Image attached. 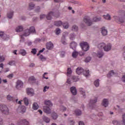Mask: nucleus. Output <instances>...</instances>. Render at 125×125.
I'll list each match as a JSON object with an SVG mask.
<instances>
[{
  "instance_id": "obj_1",
  "label": "nucleus",
  "mask_w": 125,
  "mask_h": 125,
  "mask_svg": "<svg viewBox=\"0 0 125 125\" xmlns=\"http://www.w3.org/2000/svg\"><path fill=\"white\" fill-rule=\"evenodd\" d=\"M98 47L99 49H104V51H109L111 50L112 46L110 43H108L107 45L104 42H102L98 45Z\"/></svg>"
},
{
  "instance_id": "obj_2",
  "label": "nucleus",
  "mask_w": 125,
  "mask_h": 125,
  "mask_svg": "<svg viewBox=\"0 0 125 125\" xmlns=\"http://www.w3.org/2000/svg\"><path fill=\"white\" fill-rule=\"evenodd\" d=\"M35 32H36L35 27L32 26L29 29H26L24 32V34L20 36V38L22 40L23 39V37H27V36H29L31 33H35Z\"/></svg>"
},
{
  "instance_id": "obj_3",
  "label": "nucleus",
  "mask_w": 125,
  "mask_h": 125,
  "mask_svg": "<svg viewBox=\"0 0 125 125\" xmlns=\"http://www.w3.org/2000/svg\"><path fill=\"white\" fill-rule=\"evenodd\" d=\"M76 73L78 75H81L82 73L85 77H88L89 76V70L84 71L82 67H78L76 69Z\"/></svg>"
},
{
  "instance_id": "obj_4",
  "label": "nucleus",
  "mask_w": 125,
  "mask_h": 125,
  "mask_svg": "<svg viewBox=\"0 0 125 125\" xmlns=\"http://www.w3.org/2000/svg\"><path fill=\"white\" fill-rule=\"evenodd\" d=\"M54 25L57 27H60L62 25L64 29H68L69 28V24L68 23V22H64L63 23V22H62L61 21H55Z\"/></svg>"
},
{
  "instance_id": "obj_5",
  "label": "nucleus",
  "mask_w": 125,
  "mask_h": 125,
  "mask_svg": "<svg viewBox=\"0 0 125 125\" xmlns=\"http://www.w3.org/2000/svg\"><path fill=\"white\" fill-rule=\"evenodd\" d=\"M0 111L4 115H8L9 114V109L5 105H0Z\"/></svg>"
},
{
  "instance_id": "obj_6",
  "label": "nucleus",
  "mask_w": 125,
  "mask_h": 125,
  "mask_svg": "<svg viewBox=\"0 0 125 125\" xmlns=\"http://www.w3.org/2000/svg\"><path fill=\"white\" fill-rule=\"evenodd\" d=\"M80 46L83 51H87L89 49V45L86 42H83L80 43Z\"/></svg>"
},
{
  "instance_id": "obj_7",
  "label": "nucleus",
  "mask_w": 125,
  "mask_h": 125,
  "mask_svg": "<svg viewBox=\"0 0 125 125\" xmlns=\"http://www.w3.org/2000/svg\"><path fill=\"white\" fill-rule=\"evenodd\" d=\"M83 22H84L85 24H87L88 26H91V25H92V21L90 20V18L87 16L84 17L83 19Z\"/></svg>"
},
{
  "instance_id": "obj_8",
  "label": "nucleus",
  "mask_w": 125,
  "mask_h": 125,
  "mask_svg": "<svg viewBox=\"0 0 125 125\" xmlns=\"http://www.w3.org/2000/svg\"><path fill=\"white\" fill-rule=\"evenodd\" d=\"M24 83L21 80H18L16 83V88L17 89H21L23 88Z\"/></svg>"
},
{
  "instance_id": "obj_9",
  "label": "nucleus",
  "mask_w": 125,
  "mask_h": 125,
  "mask_svg": "<svg viewBox=\"0 0 125 125\" xmlns=\"http://www.w3.org/2000/svg\"><path fill=\"white\" fill-rule=\"evenodd\" d=\"M52 16H55V17H57L55 16V14L52 12L48 13V15L46 16L47 20H51L52 19Z\"/></svg>"
},
{
  "instance_id": "obj_10",
  "label": "nucleus",
  "mask_w": 125,
  "mask_h": 125,
  "mask_svg": "<svg viewBox=\"0 0 125 125\" xmlns=\"http://www.w3.org/2000/svg\"><path fill=\"white\" fill-rule=\"evenodd\" d=\"M26 92L28 95H30V96H33L34 95V89L31 88H28L26 89Z\"/></svg>"
},
{
  "instance_id": "obj_11",
  "label": "nucleus",
  "mask_w": 125,
  "mask_h": 125,
  "mask_svg": "<svg viewBox=\"0 0 125 125\" xmlns=\"http://www.w3.org/2000/svg\"><path fill=\"white\" fill-rule=\"evenodd\" d=\"M18 125H29V122L27 121L26 120H21L18 123Z\"/></svg>"
},
{
  "instance_id": "obj_12",
  "label": "nucleus",
  "mask_w": 125,
  "mask_h": 125,
  "mask_svg": "<svg viewBox=\"0 0 125 125\" xmlns=\"http://www.w3.org/2000/svg\"><path fill=\"white\" fill-rule=\"evenodd\" d=\"M43 111L46 114H50L51 113V109L49 108V107L45 106H43Z\"/></svg>"
},
{
  "instance_id": "obj_13",
  "label": "nucleus",
  "mask_w": 125,
  "mask_h": 125,
  "mask_svg": "<svg viewBox=\"0 0 125 125\" xmlns=\"http://www.w3.org/2000/svg\"><path fill=\"white\" fill-rule=\"evenodd\" d=\"M101 33H102V35H103V36H107V34H108V31L105 28V27H103L101 28Z\"/></svg>"
},
{
  "instance_id": "obj_14",
  "label": "nucleus",
  "mask_w": 125,
  "mask_h": 125,
  "mask_svg": "<svg viewBox=\"0 0 125 125\" xmlns=\"http://www.w3.org/2000/svg\"><path fill=\"white\" fill-rule=\"evenodd\" d=\"M46 48L47 49H53V43H52L51 42H49L48 43H47L46 44Z\"/></svg>"
},
{
  "instance_id": "obj_15",
  "label": "nucleus",
  "mask_w": 125,
  "mask_h": 125,
  "mask_svg": "<svg viewBox=\"0 0 125 125\" xmlns=\"http://www.w3.org/2000/svg\"><path fill=\"white\" fill-rule=\"evenodd\" d=\"M70 91L73 95H76L77 94V89L74 86L70 88Z\"/></svg>"
},
{
  "instance_id": "obj_16",
  "label": "nucleus",
  "mask_w": 125,
  "mask_h": 125,
  "mask_svg": "<svg viewBox=\"0 0 125 125\" xmlns=\"http://www.w3.org/2000/svg\"><path fill=\"white\" fill-rule=\"evenodd\" d=\"M108 104H109V101H108V99H104L102 102L103 106H104V107H107Z\"/></svg>"
},
{
  "instance_id": "obj_17",
  "label": "nucleus",
  "mask_w": 125,
  "mask_h": 125,
  "mask_svg": "<svg viewBox=\"0 0 125 125\" xmlns=\"http://www.w3.org/2000/svg\"><path fill=\"white\" fill-rule=\"evenodd\" d=\"M79 91H80L81 94L83 96V98H85V91L83 89V88H80L79 89Z\"/></svg>"
},
{
  "instance_id": "obj_18",
  "label": "nucleus",
  "mask_w": 125,
  "mask_h": 125,
  "mask_svg": "<svg viewBox=\"0 0 125 125\" xmlns=\"http://www.w3.org/2000/svg\"><path fill=\"white\" fill-rule=\"evenodd\" d=\"M7 99L8 100H9V101H14L15 100L16 101V102H17V101H18V99H15V98L12 97L11 96L8 95L7 96Z\"/></svg>"
},
{
  "instance_id": "obj_19",
  "label": "nucleus",
  "mask_w": 125,
  "mask_h": 125,
  "mask_svg": "<svg viewBox=\"0 0 125 125\" xmlns=\"http://www.w3.org/2000/svg\"><path fill=\"white\" fill-rule=\"evenodd\" d=\"M90 109H93V106H94V100H91L89 104Z\"/></svg>"
},
{
  "instance_id": "obj_20",
  "label": "nucleus",
  "mask_w": 125,
  "mask_h": 125,
  "mask_svg": "<svg viewBox=\"0 0 125 125\" xmlns=\"http://www.w3.org/2000/svg\"><path fill=\"white\" fill-rule=\"evenodd\" d=\"M32 109L33 110H38L39 109V104L37 103H34L33 104Z\"/></svg>"
},
{
  "instance_id": "obj_21",
  "label": "nucleus",
  "mask_w": 125,
  "mask_h": 125,
  "mask_svg": "<svg viewBox=\"0 0 125 125\" xmlns=\"http://www.w3.org/2000/svg\"><path fill=\"white\" fill-rule=\"evenodd\" d=\"M29 83H35L36 82V79L34 76L30 77L28 79Z\"/></svg>"
},
{
  "instance_id": "obj_22",
  "label": "nucleus",
  "mask_w": 125,
  "mask_h": 125,
  "mask_svg": "<svg viewBox=\"0 0 125 125\" xmlns=\"http://www.w3.org/2000/svg\"><path fill=\"white\" fill-rule=\"evenodd\" d=\"M51 117L53 119V120H56V119L58 118V115H57V113L54 112L52 113Z\"/></svg>"
},
{
  "instance_id": "obj_23",
  "label": "nucleus",
  "mask_w": 125,
  "mask_h": 125,
  "mask_svg": "<svg viewBox=\"0 0 125 125\" xmlns=\"http://www.w3.org/2000/svg\"><path fill=\"white\" fill-rule=\"evenodd\" d=\"M77 47V43H76L75 42H72L70 43V47L73 49L75 48V47Z\"/></svg>"
},
{
  "instance_id": "obj_24",
  "label": "nucleus",
  "mask_w": 125,
  "mask_h": 125,
  "mask_svg": "<svg viewBox=\"0 0 125 125\" xmlns=\"http://www.w3.org/2000/svg\"><path fill=\"white\" fill-rule=\"evenodd\" d=\"M16 32H21V31H23V26H19L18 27L16 28Z\"/></svg>"
},
{
  "instance_id": "obj_25",
  "label": "nucleus",
  "mask_w": 125,
  "mask_h": 125,
  "mask_svg": "<svg viewBox=\"0 0 125 125\" xmlns=\"http://www.w3.org/2000/svg\"><path fill=\"white\" fill-rule=\"evenodd\" d=\"M65 37L66 36H65V35L63 34L61 40V42L63 44H66V39H65Z\"/></svg>"
},
{
  "instance_id": "obj_26",
  "label": "nucleus",
  "mask_w": 125,
  "mask_h": 125,
  "mask_svg": "<svg viewBox=\"0 0 125 125\" xmlns=\"http://www.w3.org/2000/svg\"><path fill=\"white\" fill-rule=\"evenodd\" d=\"M35 7V4L33 3H30L29 4L28 10H32Z\"/></svg>"
},
{
  "instance_id": "obj_27",
  "label": "nucleus",
  "mask_w": 125,
  "mask_h": 125,
  "mask_svg": "<svg viewBox=\"0 0 125 125\" xmlns=\"http://www.w3.org/2000/svg\"><path fill=\"white\" fill-rule=\"evenodd\" d=\"M78 55H79V52L75 51L72 53V57L73 58H77V57H78Z\"/></svg>"
},
{
  "instance_id": "obj_28",
  "label": "nucleus",
  "mask_w": 125,
  "mask_h": 125,
  "mask_svg": "<svg viewBox=\"0 0 125 125\" xmlns=\"http://www.w3.org/2000/svg\"><path fill=\"white\" fill-rule=\"evenodd\" d=\"M74 113L77 116H81L82 115V111L79 109H76Z\"/></svg>"
},
{
  "instance_id": "obj_29",
  "label": "nucleus",
  "mask_w": 125,
  "mask_h": 125,
  "mask_svg": "<svg viewBox=\"0 0 125 125\" xmlns=\"http://www.w3.org/2000/svg\"><path fill=\"white\" fill-rule=\"evenodd\" d=\"M79 30V27L76 25H74L72 27V30L74 32H77Z\"/></svg>"
},
{
  "instance_id": "obj_30",
  "label": "nucleus",
  "mask_w": 125,
  "mask_h": 125,
  "mask_svg": "<svg viewBox=\"0 0 125 125\" xmlns=\"http://www.w3.org/2000/svg\"><path fill=\"white\" fill-rule=\"evenodd\" d=\"M123 18H125V14H122V18L119 19L118 21L119 22H120V23H124L125 22V21L123 20Z\"/></svg>"
},
{
  "instance_id": "obj_31",
  "label": "nucleus",
  "mask_w": 125,
  "mask_h": 125,
  "mask_svg": "<svg viewBox=\"0 0 125 125\" xmlns=\"http://www.w3.org/2000/svg\"><path fill=\"white\" fill-rule=\"evenodd\" d=\"M43 121L45 122V123H49L50 122V119L49 118H48L46 116H43Z\"/></svg>"
},
{
  "instance_id": "obj_32",
  "label": "nucleus",
  "mask_w": 125,
  "mask_h": 125,
  "mask_svg": "<svg viewBox=\"0 0 125 125\" xmlns=\"http://www.w3.org/2000/svg\"><path fill=\"white\" fill-rule=\"evenodd\" d=\"M45 105H47L48 106H52V104L51 103V102L50 101H45L44 102Z\"/></svg>"
},
{
  "instance_id": "obj_33",
  "label": "nucleus",
  "mask_w": 125,
  "mask_h": 125,
  "mask_svg": "<svg viewBox=\"0 0 125 125\" xmlns=\"http://www.w3.org/2000/svg\"><path fill=\"white\" fill-rule=\"evenodd\" d=\"M23 101H24V103L25 105H26V106H28L29 105V100H28V98L26 97L24 98L23 99Z\"/></svg>"
},
{
  "instance_id": "obj_34",
  "label": "nucleus",
  "mask_w": 125,
  "mask_h": 125,
  "mask_svg": "<svg viewBox=\"0 0 125 125\" xmlns=\"http://www.w3.org/2000/svg\"><path fill=\"white\" fill-rule=\"evenodd\" d=\"M20 53L22 55V56H25V55L27 54V52L25 50H21Z\"/></svg>"
},
{
  "instance_id": "obj_35",
  "label": "nucleus",
  "mask_w": 125,
  "mask_h": 125,
  "mask_svg": "<svg viewBox=\"0 0 125 125\" xmlns=\"http://www.w3.org/2000/svg\"><path fill=\"white\" fill-rule=\"evenodd\" d=\"M13 16V12H10L8 13L7 17L8 18H9L10 19H11Z\"/></svg>"
},
{
  "instance_id": "obj_36",
  "label": "nucleus",
  "mask_w": 125,
  "mask_h": 125,
  "mask_svg": "<svg viewBox=\"0 0 125 125\" xmlns=\"http://www.w3.org/2000/svg\"><path fill=\"white\" fill-rule=\"evenodd\" d=\"M99 82H100L99 79H97L95 81L94 84L96 87H98V86H99Z\"/></svg>"
},
{
  "instance_id": "obj_37",
  "label": "nucleus",
  "mask_w": 125,
  "mask_h": 125,
  "mask_svg": "<svg viewBox=\"0 0 125 125\" xmlns=\"http://www.w3.org/2000/svg\"><path fill=\"white\" fill-rule=\"evenodd\" d=\"M101 18L99 16H97L94 18V22H98L101 21Z\"/></svg>"
},
{
  "instance_id": "obj_38",
  "label": "nucleus",
  "mask_w": 125,
  "mask_h": 125,
  "mask_svg": "<svg viewBox=\"0 0 125 125\" xmlns=\"http://www.w3.org/2000/svg\"><path fill=\"white\" fill-rule=\"evenodd\" d=\"M113 75H115V72H114L113 70H111L109 72L107 76L108 78H110V77H112Z\"/></svg>"
},
{
  "instance_id": "obj_39",
  "label": "nucleus",
  "mask_w": 125,
  "mask_h": 125,
  "mask_svg": "<svg viewBox=\"0 0 125 125\" xmlns=\"http://www.w3.org/2000/svg\"><path fill=\"white\" fill-rule=\"evenodd\" d=\"M21 113H25L26 112V107L24 105L21 106Z\"/></svg>"
},
{
  "instance_id": "obj_40",
  "label": "nucleus",
  "mask_w": 125,
  "mask_h": 125,
  "mask_svg": "<svg viewBox=\"0 0 125 125\" xmlns=\"http://www.w3.org/2000/svg\"><path fill=\"white\" fill-rule=\"evenodd\" d=\"M103 55H104V53H103L102 52H100L98 53L97 56L99 57V58H101Z\"/></svg>"
},
{
  "instance_id": "obj_41",
  "label": "nucleus",
  "mask_w": 125,
  "mask_h": 125,
  "mask_svg": "<svg viewBox=\"0 0 125 125\" xmlns=\"http://www.w3.org/2000/svg\"><path fill=\"white\" fill-rule=\"evenodd\" d=\"M104 18L106 20H111V16H110L109 14L104 16Z\"/></svg>"
},
{
  "instance_id": "obj_42",
  "label": "nucleus",
  "mask_w": 125,
  "mask_h": 125,
  "mask_svg": "<svg viewBox=\"0 0 125 125\" xmlns=\"http://www.w3.org/2000/svg\"><path fill=\"white\" fill-rule=\"evenodd\" d=\"M39 58L41 59V61H45V60H46V58L43 57V56L42 55L39 57Z\"/></svg>"
},
{
  "instance_id": "obj_43",
  "label": "nucleus",
  "mask_w": 125,
  "mask_h": 125,
  "mask_svg": "<svg viewBox=\"0 0 125 125\" xmlns=\"http://www.w3.org/2000/svg\"><path fill=\"white\" fill-rule=\"evenodd\" d=\"M49 89V86H45L43 89V92H46Z\"/></svg>"
},
{
  "instance_id": "obj_44",
  "label": "nucleus",
  "mask_w": 125,
  "mask_h": 125,
  "mask_svg": "<svg viewBox=\"0 0 125 125\" xmlns=\"http://www.w3.org/2000/svg\"><path fill=\"white\" fill-rule=\"evenodd\" d=\"M91 60V57H88L85 59V62L86 63H88Z\"/></svg>"
},
{
  "instance_id": "obj_45",
  "label": "nucleus",
  "mask_w": 125,
  "mask_h": 125,
  "mask_svg": "<svg viewBox=\"0 0 125 125\" xmlns=\"http://www.w3.org/2000/svg\"><path fill=\"white\" fill-rule=\"evenodd\" d=\"M8 64L10 66H13V65H15V62L13 61H11L9 62Z\"/></svg>"
},
{
  "instance_id": "obj_46",
  "label": "nucleus",
  "mask_w": 125,
  "mask_h": 125,
  "mask_svg": "<svg viewBox=\"0 0 125 125\" xmlns=\"http://www.w3.org/2000/svg\"><path fill=\"white\" fill-rule=\"evenodd\" d=\"M61 33V30L59 28H57L56 29V35H59Z\"/></svg>"
},
{
  "instance_id": "obj_47",
  "label": "nucleus",
  "mask_w": 125,
  "mask_h": 125,
  "mask_svg": "<svg viewBox=\"0 0 125 125\" xmlns=\"http://www.w3.org/2000/svg\"><path fill=\"white\" fill-rule=\"evenodd\" d=\"M70 40H74L75 39V35L74 33L71 34L70 35Z\"/></svg>"
},
{
  "instance_id": "obj_48",
  "label": "nucleus",
  "mask_w": 125,
  "mask_h": 125,
  "mask_svg": "<svg viewBox=\"0 0 125 125\" xmlns=\"http://www.w3.org/2000/svg\"><path fill=\"white\" fill-rule=\"evenodd\" d=\"M60 109L62 111V112H64V111H66V107L63 106V105L60 106Z\"/></svg>"
},
{
  "instance_id": "obj_49",
  "label": "nucleus",
  "mask_w": 125,
  "mask_h": 125,
  "mask_svg": "<svg viewBox=\"0 0 125 125\" xmlns=\"http://www.w3.org/2000/svg\"><path fill=\"white\" fill-rule=\"evenodd\" d=\"M46 18V16L45 15H40V20H42V19H44V18Z\"/></svg>"
},
{
  "instance_id": "obj_50",
  "label": "nucleus",
  "mask_w": 125,
  "mask_h": 125,
  "mask_svg": "<svg viewBox=\"0 0 125 125\" xmlns=\"http://www.w3.org/2000/svg\"><path fill=\"white\" fill-rule=\"evenodd\" d=\"M67 74L68 75H71V74H72V70L70 68H68L67 69Z\"/></svg>"
},
{
  "instance_id": "obj_51",
  "label": "nucleus",
  "mask_w": 125,
  "mask_h": 125,
  "mask_svg": "<svg viewBox=\"0 0 125 125\" xmlns=\"http://www.w3.org/2000/svg\"><path fill=\"white\" fill-rule=\"evenodd\" d=\"M31 53H33V54H36L37 53V49L35 48L32 49Z\"/></svg>"
},
{
  "instance_id": "obj_52",
  "label": "nucleus",
  "mask_w": 125,
  "mask_h": 125,
  "mask_svg": "<svg viewBox=\"0 0 125 125\" xmlns=\"http://www.w3.org/2000/svg\"><path fill=\"white\" fill-rule=\"evenodd\" d=\"M2 61H4V57L0 56V62H2Z\"/></svg>"
},
{
  "instance_id": "obj_53",
  "label": "nucleus",
  "mask_w": 125,
  "mask_h": 125,
  "mask_svg": "<svg viewBox=\"0 0 125 125\" xmlns=\"http://www.w3.org/2000/svg\"><path fill=\"white\" fill-rule=\"evenodd\" d=\"M72 79L73 80V82H78V81H79V79L75 76H73Z\"/></svg>"
},
{
  "instance_id": "obj_54",
  "label": "nucleus",
  "mask_w": 125,
  "mask_h": 125,
  "mask_svg": "<svg viewBox=\"0 0 125 125\" xmlns=\"http://www.w3.org/2000/svg\"><path fill=\"white\" fill-rule=\"evenodd\" d=\"M123 122L124 125H125V114L123 115Z\"/></svg>"
},
{
  "instance_id": "obj_55",
  "label": "nucleus",
  "mask_w": 125,
  "mask_h": 125,
  "mask_svg": "<svg viewBox=\"0 0 125 125\" xmlns=\"http://www.w3.org/2000/svg\"><path fill=\"white\" fill-rule=\"evenodd\" d=\"M113 124L114 125H118V124H119V122L117 120H114L113 121Z\"/></svg>"
},
{
  "instance_id": "obj_56",
  "label": "nucleus",
  "mask_w": 125,
  "mask_h": 125,
  "mask_svg": "<svg viewBox=\"0 0 125 125\" xmlns=\"http://www.w3.org/2000/svg\"><path fill=\"white\" fill-rule=\"evenodd\" d=\"M64 56H65V52L62 51L61 53V57H64Z\"/></svg>"
},
{
  "instance_id": "obj_57",
  "label": "nucleus",
  "mask_w": 125,
  "mask_h": 125,
  "mask_svg": "<svg viewBox=\"0 0 125 125\" xmlns=\"http://www.w3.org/2000/svg\"><path fill=\"white\" fill-rule=\"evenodd\" d=\"M7 78L9 79H12V78H13V74H10L8 75Z\"/></svg>"
},
{
  "instance_id": "obj_58",
  "label": "nucleus",
  "mask_w": 125,
  "mask_h": 125,
  "mask_svg": "<svg viewBox=\"0 0 125 125\" xmlns=\"http://www.w3.org/2000/svg\"><path fill=\"white\" fill-rule=\"evenodd\" d=\"M45 75H47V73H44V74L43 75V78H44V79H46V80H47L48 79V77H45Z\"/></svg>"
},
{
  "instance_id": "obj_59",
  "label": "nucleus",
  "mask_w": 125,
  "mask_h": 125,
  "mask_svg": "<svg viewBox=\"0 0 125 125\" xmlns=\"http://www.w3.org/2000/svg\"><path fill=\"white\" fill-rule=\"evenodd\" d=\"M4 73H7V72H9V68H6L4 70Z\"/></svg>"
},
{
  "instance_id": "obj_60",
  "label": "nucleus",
  "mask_w": 125,
  "mask_h": 125,
  "mask_svg": "<svg viewBox=\"0 0 125 125\" xmlns=\"http://www.w3.org/2000/svg\"><path fill=\"white\" fill-rule=\"evenodd\" d=\"M3 125V121H2V119L0 117V125Z\"/></svg>"
},
{
  "instance_id": "obj_61",
  "label": "nucleus",
  "mask_w": 125,
  "mask_h": 125,
  "mask_svg": "<svg viewBox=\"0 0 125 125\" xmlns=\"http://www.w3.org/2000/svg\"><path fill=\"white\" fill-rule=\"evenodd\" d=\"M80 55V56H83V55H84V54L82 52H78V55Z\"/></svg>"
},
{
  "instance_id": "obj_62",
  "label": "nucleus",
  "mask_w": 125,
  "mask_h": 125,
  "mask_svg": "<svg viewBox=\"0 0 125 125\" xmlns=\"http://www.w3.org/2000/svg\"><path fill=\"white\" fill-rule=\"evenodd\" d=\"M122 80L124 83H125V74L123 76Z\"/></svg>"
},
{
  "instance_id": "obj_63",
  "label": "nucleus",
  "mask_w": 125,
  "mask_h": 125,
  "mask_svg": "<svg viewBox=\"0 0 125 125\" xmlns=\"http://www.w3.org/2000/svg\"><path fill=\"white\" fill-rule=\"evenodd\" d=\"M66 83H68L69 84H71V80H70V79H68Z\"/></svg>"
},
{
  "instance_id": "obj_64",
  "label": "nucleus",
  "mask_w": 125,
  "mask_h": 125,
  "mask_svg": "<svg viewBox=\"0 0 125 125\" xmlns=\"http://www.w3.org/2000/svg\"><path fill=\"white\" fill-rule=\"evenodd\" d=\"M79 125H84V123H83V122L80 121L79 123Z\"/></svg>"
}]
</instances>
